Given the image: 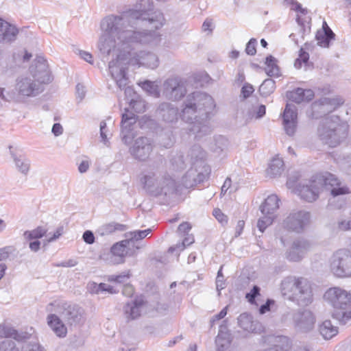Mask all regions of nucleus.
I'll return each instance as SVG.
<instances>
[{
	"label": "nucleus",
	"instance_id": "f257e3e1",
	"mask_svg": "<svg viewBox=\"0 0 351 351\" xmlns=\"http://www.w3.org/2000/svg\"><path fill=\"white\" fill-rule=\"evenodd\" d=\"M126 21L127 19L121 16L110 15L104 18L101 22L102 33L97 44L99 51L106 56L115 49L119 51L117 56H121L125 64V53L133 45L149 44L158 38V35L152 31L128 29Z\"/></svg>",
	"mask_w": 351,
	"mask_h": 351
},
{
	"label": "nucleus",
	"instance_id": "f03ea898",
	"mask_svg": "<svg viewBox=\"0 0 351 351\" xmlns=\"http://www.w3.org/2000/svg\"><path fill=\"white\" fill-rule=\"evenodd\" d=\"M51 80L46 60L42 56H38L28 71L16 77L14 92H8L4 88H0V97L8 101L35 98L44 92L46 84Z\"/></svg>",
	"mask_w": 351,
	"mask_h": 351
},
{
	"label": "nucleus",
	"instance_id": "7ed1b4c3",
	"mask_svg": "<svg viewBox=\"0 0 351 351\" xmlns=\"http://www.w3.org/2000/svg\"><path fill=\"white\" fill-rule=\"evenodd\" d=\"M324 189L329 191L333 197L350 193L349 189L335 175L330 173L315 176L296 186L298 195L308 202L315 201L319 193Z\"/></svg>",
	"mask_w": 351,
	"mask_h": 351
},
{
	"label": "nucleus",
	"instance_id": "20e7f679",
	"mask_svg": "<svg viewBox=\"0 0 351 351\" xmlns=\"http://www.w3.org/2000/svg\"><path fill=\"white\" fill-rule=\"evenodd\" d=\"M141 182L146 191L154 196L168 195L176 191V182L165 171L162 158L149 165V169L143 173Z\"/></svg>",
	"mask_w": 351,
	"mask_h": 351
},
{
	"label": "nucleus",
	"instance_id": "39448f33",
	"mask_svg": "<svg viewBox=\"0 0 351 351\" xmlns=\"http://www.w3.org/2000/svg\"><path fill=\"white\" fill-rule=\"evenodd\" d=\"M122 18H126V25L130 26L134 31H152L158 35L157 40L149 45L156 44L160 38V34L156 32L161 29L167 22L163 12L156 10L148 12L141 6L136 9L130 10L123 15Z\"/></svg>",
	"mask_w": 351,
	"mask_h": 351
},
{
	"label": "nucleus",
	"instance_id": "423d86ee",
	"mask_svg": "<svg viewBox=\"0 0 351 351\" xmlns=\"http://www.w3.org/2000/svg\"><path fill=\"white\" fill-rule=\"evenodd\" d=\"M215 108L213 97L206 93L194 92L189 95L183 103L180 117L182 121L194 124L204 119H210Z\"/></svg>",
	"mask_w": 351,
	"mask_h": 351
},
{
	"label": "nucleus",
	"instance_id": "0eeeda50",
	"mask_svg": "<svg viewBox=\"0 0 351 351\" xmlns=\"http://www.w3.org/2000/svg\"><path fill=\"white\" fill-rule=\"evenodd\" d=\"M282 294L299 306L312 303L313 295L311 282L303 277L288 276L281 282Z\"/></svg>",
	"mask_w": 351,
	"mask_h": 351
},
{
	"label": "nucleus",
	"instance_id": "6e6552de",
	"mask_svg": "<svg viewBox=\"0 0 351 351\" xmlns=\"http://www.w3.org/2000/svg\"><path fill=\"white\" fill-rule=\"evenodd\" d=\"M348 125L341 121L338 116L324 118L317 128V136L324 143L330 147H336L346 138Z\"/></svg>",
	"mask_w": 351,
	"mask_h": 351
},
{
	"label": "nucleus",
	"instance_id": "1a4fd4ad",
	"mask_svg": "<svg viewBox=\"0 0 351 351\" xmlns=\"http://www.w3.org/2000/svg\"><path fill=\"white\" fill-rule=\"evenodd\" d=\"M324 298L335 308L332 317L340 324H346L351 319V292L333 287L325 292Z\"/></svg>",
	"mask_w": 351,
	"mask_h": 351
},
{
	"label": "nucleus",
	"instance_id": "9d476101",
	"mask_svg": "<svg viewBox=\"0 0 351 351\" xmlns=\"http://www.w3.org/2000/svg\"><path fill=\"white\" fill-rule=\"evenodd\" d=\"M48 312H55L70 326L83 322L84 310L78 305L64 301H54L47 306Z\"/></svg>",
	"mask_w": 351,
	"mask_h": 351
},
{
	"label": "nucleus",
	"instance_id": "9b49d317",
	"mask_svg": "<svg viewBox=\"0 0 351 351\" xmlns=\"http://www.w3.org/2000/svg\"><path fill=\"white\" fill-rule=\"evenodd\" d=\"M311 214L304 210H293L283 220L282 226L288 232L303 233L310 226Z\"/></svg>",
	"mask_w": 351,
	"mask_h": 351
},
{
	"label": "nucleus",
	"instance_id": "f8f14e48",
	"mask_svg": "<svg viewBox=\"0 0 351 351\" xmlns=\"http://www.w3.org/2000/svg\"><path fill=\"white\" fill-rule=\"evenodd\" d=\"M330 269L338 277L351 276V252L348 249L336 251L330 260Z\"/></svg>",
	"mask_w": 351,
	"mask_h": 351
},
{
	"label": "nucleus",
	"instance_id": "ddd939ff",
	"mask_svg": "<svg viewBox=\"0 0 351 351\" xmlns=\"http://www.w3.org/2000/svg\"><path fill=\"white\" fill-rule=\"evenodd\" d=\"M121 56H118L116 60H112L109 62L108 68L110 75L116 82L117 85L120 89H125V95L128 97L134 98L135 92L132 87L128 86V78L125 76V64L123 62Z\"/></svg>",
	"mask_w": 351,
	"mask_h": 351
},
{
	"label": "nucleus",
	"instance_id": "4468645a",
	"mask_svg": "<svg viewBox=\"0 0 351 351\" xmlns=\"http://www.w3.org/2000/svg\"><path fill=\"white\" fill-rule=\"evenodd\" d=\"M132 48V47L126 51L128 57H125V65L130 64L151 69H155L158 66L159 58L156 53L149 51H140L132 53L130 52Z\"/></svg>",
	"mask_w": 351,
	"mask_h": 351
},
{
	"label": "nucleus",
	"instance_id": "2eb2a0df",
	"mask_svg": "<svg viewBox=\"0 0 351 351\" xmlns=\"http://www.w3.org/2000/svg\"><path fill=\"white\" fill-rule=\"evenodd\" d=\"M343 104V99L339 97H323L312 104L311 117L319 119L332 112Z\"/></svg>",
	"mask_w": 351,
	"mask_h": 351
},
{
	"label": "nucleus",
	"instance_id": "dca6fc26",
	"mask_svg": "<svg viewBox=\"0 0 351 351\" xmlns=\"http://www.w3.org/2000/svg\"><path fill=\"white\" fill-rule=\"evenodd\" d=\"M186 93V81L180 77H169L164 82L163 94L169 99L180 100Z\"/></svg>",
	"mask_w": 351,
	"mask_h": 351
},
{
	"label": "nucleus",
	"instance_id": "f3484780",
	"mask_svg": "<svg viewBox=\"0 0 351 351\" xmlns=\"http://www.w3.org/2000/svg\"><path fill=\"white\" fill-rule=\"evenodd\" d=\"M210 173V167L206 165H192V167L188 170L182 178V184L187 188L193 185L203 182L206 180Z\"/></svg>",
	"mask_w": 351,
	"mask_h": 351
},
{
	"label": "nucleus",
	"instance_id": "a211bd4d",
	"mask_svg": "<svg viewBox=\"0 0 351 351\" xmlns=\"http://www.w3.org/2000/svg\"><path fill=\"white\" fill-rule=\"evenodd\" d=\"M312 248V244L306 239L299 237L293 240L286 252V258L293 262L300 261Z\"/></svg>",
	"mask_w": 351,
	"mask_h": 351
},
{
	"label": "nucleus",
	"instance_id": "6ab92c4d",
	"mask_svg": "<svg viewBox=\"0 0 351 351\" xmlns=\"http://www.w3.org/2000/svg\"><path fill=\"white\" fill-rule=\"evenodd\" d=\"M153 150V145L149 138L147 137H138L135 139L132 145L130 147V154L136 160H146Z\"/></svg>",
	"mask_w": 351,
	"mask_h": 351
},
{
	"label": "nucleus",
	"instance_id": "aec40b11",
	"mask_svg": "<svg viewBox=\"0 0 351 351\" xmlns=\"http://www.w3.org/2000/svg\"><path fill=\"white\" fill-rule=\"evenodd\" d=\"M297 108L290 104H287L283 113V125L286 133L293 136L297 127Z\"/></svg>",
	"mask_w": 351,
	"mask_h": 351
},
{
	"label": "nucleus",
	"instance_id": "412c9836",
	"mask_svg": "<svg viewBox=\"0 0 351 351\" xmlns=\"http://www.w3.org/2000/svg\"><path fill=\"white\" fill-rule=\"evenodd\" d=\"M293 320L296 327L303 332H308L312 330L315 323V318L313 314L307 310L295 313Z\"/></svg>",
	"mask_w": 351,
	"mask_h": 351
},
{
	"label": "nucleus",
	"instance_id": "4be33fe9",
	"mask_svg": "<svg viewBox=\"0 0 351 351\" xmlns=\"http://www.w3.org/2000/svg\"><path fill=\"white\" fill-rule=\"evenodd\" d=\"M136 121L135 115L130 112L122 114L121 120V139L124 144L129 145L134 138V134L131 132V126Z\"/></svg>",
	"mask_w": 351,
	"mask_h": 351
},
{
	"label": "nucleus",
	"instance_id": "5701e85b",
	"mask_svg": "<svg viewBox=\"0 0 351 351\" xmlns=\"http://www.w3.org/2000/svg\"><path fill=\"white\" fill-rule=\"evenodd\" d=\"M47 316V323L50 329L59 338H64L67 335V328L60 319L58 313L49 312Z\"/></svg>",
	"mask_w": 351,
	"mask_h": 351
},
{
	"label": "nucleus",
	"instance_id": "b1692460",
	"mask_svg": "<svg viewBox=\"0 0 351 351\" xmlns=\"http://www.w3.org/2000/svg\"><path fill=\"white\" fill-rule=\"evenodd\" d=\"M237 320L239 326L245 332L261 333L264 330L263 325L257 321H254L252 315L247 313L241 314Z\"/></svg>",
	"mask_w": 351,
	"mask_h": 351
},
{
	"label": "nucleus",
	"instance_id": "393cba45",
	"mask_svg": "<svg viewBox=\"0 0 351 351\" xmlns=\"http://www.w3.org/2000/svg\"><path fill=\"white\" fill-rule=\"evenodd\" d=\"M18 34L14 25L0 18V43H11L16 39Z\"/></svg>",
	"mask_w": 351,
	"mask_h": 351
},
{
	"label": "nucleus",
	"instance_id": "a878e982",
	"mask_svg": "<svg viewBox=\"0 0 351 351\" xmlns=\"http://www.w3.org/2000/svg\"><path fill=\"white\" fill-rule=\"evenodd\" d=\"M158 113L167 123L176 122L178 119V108L171 103H162L158 108Z\"/></svg>",
	"mask_w": 351,
	"mask_h": 351
},
{
	"label": "nucleus",
	"instance_id": "bb28decb",
	"mask_svg": "<svg viewBox=\"0 0 351 351\" xmlns=\"http://www.w3.org/2000/svg\"><path fill=\"white\" fill-rule=\"evenodd\" d=\"M9 149L16 169L21 174L27 176L31 167L30 160L24 154H18L12 151V146H10Z\"/></svg>",
	"mask_w": 351,
	"mask_h": 351
},
{
	"label": "nucleus",
	"instance_id": "cd10ccee",
	"mask_svg": "<svg viewBox=\"0 0 351 351\" xmlns=\"http://www.w3.org/2000/svg\"><path fill=\"white\" fill-rule=\"evenodd\" d=\"M146 302L142 297H138L132 303H128L125 307V314L128 319H134L141 315L144 311Z\"/></svg>",
	"mask_w": 351,
	"mask_h": 351
},
{
	"label": "nucleus",
	"instance_id": "c85d7f7f",
	"mask_svg": "<svg viewBox=\"0 0 351 351\" xmlns=\"http://www.w3.org/2000/svg\"><path fill=\"white\" fill-rule=\"evenodd\" d=\"M314 92L311 89L298 88L288 93L289 99L297 104L308 102L314 97Z\"/></svg>",
	"mask_w": 351,
	"mask_h": 351
},
{
	"label": "nucleus",
	"instance_id": "c756f323",
	"mask_svg": "<svg viewBox=\"0 0 351 351\" xmlns=\"http://www.w3.org/2000/svg\"><path fill=\"white\" fill-rule=\"evenodd\" d=\"M279 202L280 199L277 195H269L260 207L262 214L276 215V212L279 208Z\"/></svg>",
	"mask_w": 351,
	"mask_h": 351
},
{
	"label": "nucleus",
	"instance_id": "7c9ffc66",
	"mask_svg": "<svg viewBox=\"0 0 351 351\" xmlns=\"http://www.w3.org/2000/svg\"><path fill=\"white\" fill-rule=\"evenodd\" d=\"M208 119H204V120L200 119L195 122L189 128V130L195 135L196 138H201L211 132L212 130L208 121Z\"/></svg>",
	"mask_w": 351,
	"mask_h": 351
},
{
	"label": "nucleus",
	"instance_id": "2f4dec72",
	"mask_svg": "<svg viewBox=\"0 0 351 351\" xmlns=\"http://www.w3.org/2000/svg\"><path fill=\"white\" fill-rule=\"evenodd\" d=\"M284 171V162L282 158L274 157L269 163L266 170L267 176L276 178L282 174Z\"/></svg>",
	"mask_w": 351,
	"mask_h": 351
},
{
	"label": "nucleus",
	"instance_id": "473e14b6",
	"mask_svg": "<svg viewBox=\"0 0 351 351\" xmlns=\"http://www.w3.org/2000/svg\"><path fill=\"white\" fill-rule=\"evenodd\" d=\"M323 30L318 31L316 34L317 44L323 47H328L330 40L333 39L335 34L327 26L326 22L324 23Z\"/></svg>",
	"mask_w": 351,
	"mask_h": 351
},
{
	"label": "nucleus",
	"instance_id": "72a5a7b5",
	"mask_svg": "<svg viewBox=\"0 0 351 351\" xmlns=\"http://www.w3.org/2000/svg\"><path fill=\"white\" fill-rule=\"evenodd\" d=\"M189 156L191 158L192 165H206L204 160L206 157V152L198 145H195L190 149Z\"/></svg>",
	"mask_w": 351,
	"mask_h": 351
},
{
	"label": "nucleus",
	"instance_id": "f704fd0d",
	"mask_svg": "<svg viewBox=\"0 0 351 351\" xmlns=\"http://www.w3.org/2000/svg\"><path fill=\"white\" fill-rule=\"evenodd\" d=\"M129 243V240L126 238L125 240L118 242L112 246L111 253L112 255L117 256L119 258L116 263H122L124 262V257L127 253L126 248Z\"/></svg>",
	"mask_w": 351,
	"mask_h": 351
},
{
	"label": "nucleus",
	"instance_id": "c9c22d12",
	"mask_svg": "<svg viewBox=\"0 0 351 351\" xmlns=\"http://www.w3.org/2000/svg\"><path fill=\"white\" fill-rule=\"evenodd\" d=\"M274 345L267 351H289L291 348L290 339L285 336H278L274 339Z\"/></svg>",
	"mask_w": 351,
	"mask_h": 351
},
{
	"label": "nucleus",
	"instance_id": "e433bc0d",
	"mask_svg": "<svg viewBox=\"0 0 351 351\" xmlns=\"http://www.w3.org/2000/svg\"><path fill=\"white\" fill-rule=\"evenodd\" d=\"M125 228L126 226L123 224L111 222L100 226L98 228L97 232L100 235L105 236L112 234L116 231H124Z\"/></svg>",
	"mask_w": 351,
	"mask_h": 351
},
{
	"label": "nucleus",
	"instance_id": "4c0bfd02",
	"mask_svg": "<svg viewBox=\"0 0 351 351\" xmlns=\"http://www.w3.org/2000/svg\"><path fill=\"white\" fill-rule=\"evenodd\" d=\"M230 343V334L228 331L220 330L215 339L217 350L223 351L229 347Z\"/></svg>",
	"mask_w": 351,
	"mask_h": 351
},
{
	"label": "nucleus",
	"instance_id": "58836bf2",
	"mask_svg": "<svg viewBox=\"0 0 351 351\" xmlns=\"http://www.w3.org/2000/svg\"><path fill=\"white\" fill-rule=\"evenodd\" d=\"M319 332L325 339H330L335 336L337 332V328L334 326L330 320H325L319 326Z\"/></svg>",
	"mask_w": 351,
	"mask_h": 351
},
{
	"label": "nucleus",
	"instance_id": "ea45409f",
	"mask_svg": "<svg viewBox=\"0 0 351 351\" xmlns=\"http://www.w3.org/2000/svg\"><path fill=\"white\" fill-rule=\"evenodd\" d=\"M185 167L184 156L182 153H175L171 156L169 160V169L173 171H180Z\"/></svg>",
	"mask_w": 351,
	"mask_h": 351
},
{
	"label": "nucleus",
	"instance_id": "a19ab883",
	"mask_svg": "<svg viewBox=\"0 0 351 351\" xmlns=\"http://www.w3.org/2000/svg\"><path fill=\"white\" fill-rule=\"evenodd\" d=\"M276 59L272 56H269L266 58L265 71L270 77H277L279 75L280 69L278 66Z\"/></svg>",
	"mask_w": 351,
	"mask_h": 351
},
{
	"label": "nucleus",
	"instance_id": "79ce46f5",
	"mask_svg": "<svg viewBox=\"0 0 351 351\" xmlns=\"http://www.w3.org/2000/svg\"><path fill=\"white\" fill-rule=\"evenodd\" d=\"M48 230L44 226H38L32 230H27L24 232V238L27 240L38 239L43 237H47Z\"/></svg>",
	"mask_w": 351,
	"mask_h": 351
},
{
	"label": "nucleus",
	"instance_id": "37998d69",
	"mask_svg": "<svg viewBox=\"0 0 351 351\" xmlns=\"http://www.w3.org/2000/svg\"><path fill=\"white\" fill-rule=\"evenodd\" d=\"M265 106L260 105L257 106H252L249 108L245 114L247 120H252L253 119H260L265 114Z\"/></svg>",
	"mask_w": 351,
	"mask_h": 351
},
{
	"label": "nucleus",
	"instance_id": "c03bdc74",
	"mask_svg": "<svg viewBox=\"0 0 351 351\" xmlns=\"http://www.w3.org/2000/svg\"><path fill=\"white\" fill-rule=\"evenodd\" d=\"M138 85L149 95L154 97H158L160 96V91L157 84L151 81H145L139 82Z\"/></svg>",
	"mask_w": 351,
	"mask_h": 351
},
{
	"label": "nucleus",
	"instance_id": "a18cd8bd",
	"mask_svg": "<svg viewBox=\"0 0 351 351\" xmlns=\"http://www.w3.org/2000/svg\"><path fill=\"white\" fill-rule=\"evenodd\" d=\"M276 88V82L272 79H266L259 87V92L264 96L269 95Z\"/></svg>",
	"mask_w": 351,
	"mask_h": 351
},
{
	"label": "nucleus",
	"instance_id": "49530a36",
	"mask_svg": "<svg viewBox=\"0 0 351 351\" xmlns=\"http://www.w3.org/2000/svg\"><path fill=\"white\" fill-rule=\"evenodd\" d=\"M152 230L148 228L144 230H136L132 231L125 233V237L130 241H138L146 237L150 232Z\"/></svg>",
	"mask_w": 351,
	"mask_h": 351
},
{
	"label": "nucleus",
	"instance_id": "de8ad7c7",
	"mask_svg": "<svg viewBox=\"0 0 351 351\" xmlns=\"http://www.w3.org/2000/svg\"><path fill=\"white\" fill-rule=\"evenodd\" d=\"M276 215H263L257 223L258 230L263 232L269 226L271 225Z\"/></svg>",
	"mask_w": 351,
	"mask_h": 351
},
{
	"label": "nucleus",
	"instance_id": "09e8293b",
	"mask_svg": "<svg viewBox=\"0 0 351 351\" xmlns=\"http://www.w3.org/2000/svg\"><path fill=\"white\" fill-rule=\"evenodd\" d=\"M16 336L17 332L14 328L5 324H0V338L16 339Z\"/></svg>",
	"mask_w": 351,
	"mask_h": 351
},
{
	"label": "nucleus",
	"instance_id": "8fccbe9b",
	"mask_svg": "<svg viewBox=\"0 0 351 351\" xmlns=\"http://www.w3.org/2000/svg\"><path fill=\"white\" fill-rule=\"evenodd\" d=\"M130 104L132 108L138 113H142L146 110L147 104L141 98H132Z\"/></svg>",
	"mask_w": 351,
	"mask_h": 351
},
{
	"label": "nucleus",
	"instance_id": "3c124183",
	"mask_svg": "<svg viewBox=\"0 0 351 351\" xmlns=\"http://www.w3.org/2000/svg\"><path fill=\"white\" fill-rule=\"evenodd\" d=\"M309 58V55L307 52L304 51L303 49H300L299 58L295 60L294 66L296 69H300L302 63H307Z\"/></svg>",
	"mask_w": 351,
	"mask_h": 351
},
{
	"label": "nucleus",
	"instance_id": "603ef678",
	"mask_svg": "<svg viewBox=\"0 0 351 351\" xmlns=\"http://www.w3.org/2000/svg\"><path fill=\"white\" fill-rule=\"evenodd\" d=\"M130 271H124L120 275H112L109 276L108 280L111 282H116L118 283H123L128 280L130 278Z\"/></svg>",
	"mask_w": 351,
	"mask_h": 351
},
{
	"label": "nucleus",
	"instance_id": "864d4df0",
	"mask_svg": "<svg viewBox=\"0 0 351 351\" xmlns=\"http://www.w3.org/2000/svg\"><path fill=\"white\" fill-rule=\"evenodd\" d=\"M15 251V247L10 245L0 248V261L8 258L9 256Z\"/></svg>",
	"mask_w": 351,
	"mask_h": 351
},
{
	"label": "nucleus",
	"instance_id": "5fc2aeb1",
	"mask_svg": "<svg viewBox=\"0 0 351 351\" xmlns=\"http://www.w3.org/2000/svg\"><path fill=\"white\" fill-rule=\"evenodd\" d=\"M63 232H64L63 226L58 227L52 235H51L50 237H49L45 239V243H52V242L56 241L57 239H58L60 238V237L63 234Z\"/></svg>",
	"mask_w": 351,
	"mask_h": 351
},
{
	"label": "nucleus",
	"instance_id": "6e6d98bb",
	"mask_svg": "<svg viewBox=\"0 0 351 351\" xmlns=\"http://www.w3.org/2000/svg\"><path fill=\"white\" fill-rule=\"evenodd\" d=\"M257 41L255 38H251L250 41L247 43L245 52L247 55L254 56L256 53V45Z\"/></svg>",
	"mask_w": 351,
	"mask_h": 351
},
{
	"label": "nucleus",
	"instance_id": "4d7b16f0",
	"mask_svg": "<svg viewBox=\"0 0 351 351\" xmlns=\"http://www.w3.org/2000/svg\"><path fill=\"white\" fill-rule=\"evenodd\" d=\"M213 215L217 219V221L222 225H225L228 222V217L225 215L220 209L215 208L213 210Z\"/></svg>",
	"mask_w": 351,
	"mask_h": 351
},
{
	"label": "nucleus",
	"instance_id": "13d9d810",
	"mask_svg": "<svg viewBox=\"0 0 351 351\" xmlns=\"http://www.w3.org/2000/svg\"><path fill=\"white\" fill-rule=\"evenodd\" d=\"M23 351H46L45 349L38 343H29L25 345Z\"/></svg>",
	"mask_w": 351,
	"mask_h": 351
},
{
	"label": "nucleus",
	"instance_id": "bf43d9fd",
	"mask_svg": "<svg viewBox=\"0 0 351 351\" xmlns=\"http://www.w3.org/2000/svg\"><path fill=\"white\" fill-rule=\"evenodd\" d=\"M2 348L3 351H20L13 341L7 340L3 343Z\"/></svg>",
	"mask_w": 351,
	"mask_h": 351
},
{
	"label": "nucleus",
	"instance_id": "052dcab7",
	"mask_svg": "<svg viewBox=\"0 0 351 351\" xmlns=\"http://www.w3.org/2000/svg\"><path fill=\"white\" fill-rule=\"evenodd\" d=\"M260 288L258 286H254L250 293L246 294V298L251 304L254 303L255 298L259 295Z\"/></svg>",
	"mask_w": 351,
	"mask_h": 351
},
{
	"label": "nucleus",
	"instance_id": "680f3d73",
	"mask_svg": "<svg viewBox=\"0 0 351 351\" xmlns=\"http://www.w3.org/2000/svg\"><path fill=\"white\" fill-rule=\"evenodd\" d=\"M338 228L341 231L351 230V220L342 219L339 221Z\"/></svg>",
	"mask_w": 351,
	"mask_h": 351
},
{
	"label": "nucleus",
	"instance_id": "e2e57ef3",
	"mask_svg": "<svg viewBox=\"0 0 351 351\" xmlns=\"http://www.w3.org/2000/svg\"><path fill=\"white\" fill-rule=\"evenodd\" d=\"M254 91L253 86L250 84H245L241 88V95L243 98H247Z\"/></svg>",
	"mask_w": 351,
	"mask_h": 351
},
{
	"label": "nucleus",
	"instance_id": "0e129e2a",
	"mask_svg": "<svg viewBox=\"0 0 351 351\" xmlns=\"http://www.w3.org/2000/svg\"><path fill=\"white\" fill-rule=\"evenodd\" d=\"M100 136L101 141L106 144L108 141L106 123L104 121L100 123Z\"/></svg>",
	"mask_w": 351,
	"mask_h": 351
},
{
	"label": "nucleus",
	"instance_id": "69168bd1",
	"mask_svg": "<svg viewBox=\"0 0 351 351\" xmlns=\"http://www.w3.org/2000/svg\"><path fill=\"white\" fill-rule=\"evenodd\" d=\"M77 261L76 259H69L65 261H62L59 263H56L54 265L56 267H72L77 265Z\"/></svg>",
	"mask_w": 351,
	"mask_h": 351
},
{
	"label": "nucleus",
	"instance_id": "338daca9",
	"mask_svg": "<svg viewBox=\"0 0 351 351\" xmlns=\"http://www.w3.org/2000/svg\"><path fill=\"white\" fill-rule=\"evenodd\" d=\"M83 240L88 244H93L95 242V236L92 231L86 230L82 236Z\"/></svg>",
	"mask_w": 351,
	"mask_h": 351
},
{
	"label": "nucleus",
	"instance_id": "774afa93",
	"mask_svg": "<svg viewBox=\"0 0 351 351\" xmlns=\"http://www.w3.org/2000/svg\"><path fill=\"white\" fill-rule=\"evenodd\" d=\"M88 291L92 294H99V284L95 282H89L87 285Z\"/></svg>",
	"mask_w": 351,
	"mask_h": 351
}]
</instances>
